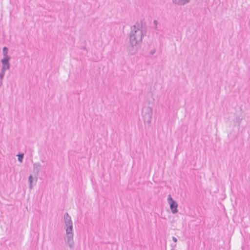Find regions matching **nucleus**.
I'll return each instance as SVG.
<instances>
[{
    "instance_id": "f257e3e1",
    "label": "nucleus",
    "mask_w": 250,
    "mask_h": 250,
    "mask_svg": "<svg viewBox=\"0 0 250 250\" xmlns=\"http://www.w3.org/2000/svg\"><path fill=\"white\" fill-rule=\"evenodd\" d=\"M147 27L144 20L140 21V23L137 22L135 24L131 27V31L129 33V39L132 36L135 38V42L140 43L142 42L143 37L146 36Z\"/></svg>"
},
{
    "instance_id": "f03ea898",
    "label": "nucleus",
    "mask_w": 250,
    "mask_h": 250,
    "mask_svg": "<svg viewBox=\"0 0 250 250\" xmlns=\"http://www.w3.org/2000/svg\"><path fill=\"white\" fill-rule=\"evenodd\" d=\"M63 221L65 224V229L66 234V242L70 248L74 246L73 223L71 217L67 212L63 215Z\"/></svg>"
},
{
    "instance_id": "7ed1b4c3",
    "label": "nucleus",
    "mask_w": 250,
    "mask_h": 250,
    "mask_svg": "<svg viewBox=\"0 0 250 250\" xmlns=\"http://www.w3.org/2000/svg\"><path fill=\"white\" fill-rule=\"evenodd\" d=\"M153 113L152 108L150 106H144L142 109V115L145 123H147L150 124L151 122V119Z\"/></svg>"
},
{
    "instance_id": "20e7f679",
    "label": "nucleus",
    "mask_w": 250,
    "mask_h": 250,
    "mask_svg": "<svg viewBox=\"0 0 250 250\" xmlns=\"http://www.w3.org/2000/svg\"><path fill=\"white\" fill-rule=\"evenodd\" d=\"M129 39L128 43L126 45L127 51L131 55H133L136 53L137 51L138 48L137 45L139 44L136 42H135V38H132Z\"/></svg>"
},
{
    "instance_id": "39448f33",
    "label": "nucleus",
    "mask_w": 250,
    "mask_h": 250,
    "mask_svg": "<svg viewBox=\"0 0 250 250\" xmlns=\"http://www.w3.org/2000/svg\"><path fill=\"white\" fill-rule=\"evenodd\" d=\"M167 201L170 206V208L171 209V212L173 214H175L178 212V210L177 209L178 208V204L174 200L171 196L169 194L167 198Z\"/></svg>"
},
{
    "instance_id": "423d86ee",
    "label": "nucleus",
    "mask_w": 250,
    "mask_h": 250,
    "mask_svg": "<svg viewBox=\"0 0 250 250\" xmlns=\"http://www.w3.org/2000/svg\"><path fill=\"white\" fill-rule=\"evenodd\" d=\"M11 59L10 56H6V57H3L1 60V62L2 63V68L1 69L3 70H7L10 68V63L9 60Z\"/></svg>"
},
{
    "instance_id": "0eeeda50",
    "label": "nucleus",
    "mask_w": 250,
    "mask_h": 250,
    "mask_svg": "<svg viewBox=\"0 0 250 250\" xmlns=\"http://www.w3.org/2000/svg\"><path fill=\"white\" fill-rule=\"evenodd\" d=\"M172 2L178 5H184L189 2L190 0H172Z\"/></svg>"
},
{
    "instance_id": "6e6552de",
    "label": "nucleus",
    "mask_w": 250,
    "mask_h": 250,
    "mask_svg": "<svg viewBox=\"0 0 250 250\" xmlns=\"http://www.w3.org/2000/svg\"><path fill=\"white\" fill-rule=\"evenodd\" d=\"M41 165L39 163H36L33 164V168L36 169V174L38 175L41 170Z\"/></svg>"
},
{
    "instance_id": "1a4fd4ad",
    "label": "nucleus",
    "mask_w": 250,
    "mask_h": 250,
    "mask_svg": "<svg viewBox=\"0 0 250 250\" xmlns=\"http://www.w3.org/2000/svg\"><path fill=\"white\" fill-rule=\"evenodd\" d=\"M33 181V176H32V175L30 174L28 178V182H29V187L30 189H32L33 188V185H32Z\"/></svg>"
},
{
    "instance_id": "9d476101",
    "label": "nucleus",
    "mask_w": 250,
    "mask_h": 250,
    "mask_svg": "<svg viewBox=\"0 0 250 250\" xmlns=\"http://www.w3.org/2000/svg\"><path fill=\"white\" fill-rule=\"evenodd\" d=\"M17 156H18V161L21 163L22 162L24 158V153H19Z\"/></svg>"
},
{
    "instance_id": "9b49d317",
    "label": "nucleus",
    "mask_w": 250,
    "mask_h": 250,
    "mask_svg": "<svg viewBox=\"0 0 250 250\" xmlns=\"http://www.w3.org/2000/svg\"><path fill=\"white\" fill-rule=\"evenodd\" d=\"M3 57H6V56H9L7 55L8 53V48L6 46L3 47L2 49Z\"/></svg>"
},
{
    "instance_id": "f8f14e48",
    "label": "nucleus",
    "mask_w": 250,
    "mask_h": 250,
    "mask_svg": "<svg viewBox=\"0 0 250 250\" xmlns=\"http://www.w3.org/2000/svg\"><path fill=\"white\" fill-rule=\"evenodd\" d=\"M6 70H3V69H1L0 72V80L3 79V78L5 74V71Z\"/></svg>"
},
{
    "instance_id": "ddd939ff",
    "label": "nucleus",
    "mask_w": 250,
    "mask_h": 250,
    "mask_svg": "<svg viewBox=\"0 0 250 250\" xmlns=\"http://www.w3.org/2000/svg\"><path fill=\"white\" fill-rule=\"evenodd\" d=\"M153 23H154V24H155V26L154 28H155V29H157V24H158V21H157V20H154L153 21Z\"/></svg>"
},
{
    "instance_id": "4468645a",
    "label": "nucleus",
    "mask_w": 250,
    "mask_h": 250,
    "mask_svg": "<svg viewBox=\"0 0 250 250\" xmlns=\"http://www.w3.org/2000/svg\"><path fill=\"white\" fill-rule=\"evenodd\" d=\"M156 52V49H153L149 52V54L153 55Z\"/></svg>"
},
{
    "instance_id": "2eb2a0df",
    "label": "nucleus",
    "mask_w": 250,
    "mask_h": 250,
    "mask_svg": "<svg viewBox=\"0 0 250 250\" xmlns=\"http://www.w3.org/2000/svg\"><path fill=\"white\" fill-rule=\"evenodd\" d=\"M172 239L173 241V242H174L175 243L177 242V239L176 237H175L174 236H173L172 237Z\"/></svg>"
},
{
    "instance_id": "dca6fc26",
    "label": "nucleus",
    "mask_w": 250,
    "mask_h": 250,
    "mask_svg": "<svg viewBox=\"0 0 250 250\" xmlns=\"http://www.w3.org/2000/svg\"><path fill=\"white\" fill-rule=\"evenodd\" d=\"M171 246H172V247H173V248H175V247H176V244H175V245H172V244H171Z\"/></svg>"
},
{
    "instance_id": "f3484780",
    "label": "nucleus",
    "mask_w": 250,
    "mask_h": 250,
    "mask_svg": "<svg viewBox=\"0 0 250 250\" xmlns=\"http://www.w3.org/2000/svg\"><path fill=\"white\" fill-rule=\"evenodd\" d=\"M2 79H0V86H1V85L2 84Z\"/></svg>"
},
{
    "instance_id": "a211bd4d",
    "label": "nucleus",
    "mask_w": 250,
    "mask_h": 250,
    "mask_svg": "<svg viewBox=\"0 0 250 250\" xmlns=\"http://www.w3.org/2000/svg\"><path fill=\"white\" fill-rule=\"evenodd\" d=\"M171 250H173V249H171Z\"/></svg>"
}]
</instances>
